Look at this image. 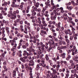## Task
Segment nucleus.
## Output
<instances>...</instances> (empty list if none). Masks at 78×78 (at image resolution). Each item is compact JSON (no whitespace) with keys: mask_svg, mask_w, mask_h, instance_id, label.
<instances>
[{"mask_svg":"<svg viewBox=\"0 0 78 78\" xmlns=\"http://www.w3.org/2000/svg\"><path fill=\"white\" fill-rule=\"evenodd\" d=\"M76 68L75 71V73L74 74L73 76L74 77L76 76V78H78V75H77V74H78V65L76 64Z\"/></svg>","mask_w":78,"mask_h":78,"instance_id":"1","label":"nucleus"},{"mask_svg":"<svg viewBox=\"0 0 78 78\" xmlns=\"http://www.w3.org/2000/svg\"><path fill=\"white\" fill-rule=\"evenodd\" d=\"M17 18L16 16H14V14H12L9 20L10 22H13V20H15V19Z\"/></svg>","mask_w":78,"mask_h":78,"instance_id":"2","label":"nucleus"},{"mask_svg":"<svg viewBox=\"0 0 78 78\" xmlns=\"http://www.w3.org/2000/svg\"><path fill=\"white\" fill-rule=\"evenodd\" d=\"M37 46L40 47H45V45L44 44H43L42 42H41L40 43L37 42Z\"/></svg>","mask_w":78,"mask_h":78,"instance_id":"3","label":"nucleus"},{"mask_svg":"<svg viewBox=\"0 0 78 78\" xmlns=\"http://www.w3.org/2000/svg\"><path fill=\"white\" fill-rule=\"evenodd\" d=\"M48 44H49V46H52L53 48L56 49V46L55 45V42H50V41H48Z\"/></svg>","mask_w":78,"mask_h":78,"instance_id":"4","label":"nucleus"},{"mask_svg":"<svg viewBox=\"0 0 78 78\" xmlns=\"http://www.w3.org/2000/svg\"><path fill=\"white\" fill-rule=\"evenodd\" d=\"M71 51H72V55L73 56L75 55V54H77L78 53V50L76 49H75L74 51V49H71Z\"/></svg>","mask_w":78,"mask_h":78,"instance_id":"5","label":"nucleus"},{"mask_svg":"<svg viewBox=\"0 0 78 78\" xmlns=\"http://www.w3.org/2000/svg\"><path fill=\"white\" fill-rule=\"evenodd\" d=\"M67 31H64V33H65L66 34V35H67V34H69L70 36L72 34V32L70 31V29H68L67 30Z\"/></svg>","mask_w":78,"mask_h":78,"instance_id":"6","label":"nucleus"},{"mask_svg":"<svg viewBox=\"0 0 78 78\" xmlns=\"http://www.w3.org/2000/svg\"><path fill=\"white\" fill-rule=\"evenodd\" d=\"M42 66V63H40L38 65H37L36 68H35V70H36L37 71H38V70H39V69L40 68V66Z\"/></svg>","mask_w":78,"mask_h":78,"instance_id":"7","label":"nucleus"},{"mask_svg":"<svg viewBox=\"0 0 78 78\" xmlns=\"http://www.w3.org/2000/svg\"><path fill=\"white\" fill-rule=\"evenodd\" d=\"M29 66H34V62L32 60L29 61Z\"/></svg>","mask_w":78,"mask_h":78,"instance_id":"8","label":"nucleus"},{"mask_svg":"<svg viewBox=\"0 0 78 78\" xmlns=\"http://www.w3.org/2000/svg\"><path fill=\"white\" fill-rule=\"evenodd\" d=\"M62 13H58V12H52V15H55V16H56V15L57 16H60V15H61Z\"/></svg>","mask_w":78,"mask_h":78,"instance_id":"9","label":"nucleus"},{"mask_svg":"<svg viewBox=\"0 0 78 78\" xmlns=\"http://www.w3.org/2000/svg\"><path fill=\"white\" fill-rule=\"evenodd\" d=\"M53 12H51V16H53V17L52 16L51 17V20H56V16H55V15H52V13Z\"/></svg>","mask_w":78,"mask_h":78,"instance_id":"10","label":"nucleus"},{"mask_svg":"<svg viewBox=\"0 0 78 78\" xmlns=\"http://www.w3.org/2000/svg\"><path fill=\"white\" fill-rule=\"evenodd\" d=\"M37 23V26H39V27H42V22L40 21V22H36Z\"/></svg>","mask_w":78,"mask_h":78,"instance_id":"11","label":"nucleus"},{"mask_svg":"<svg viewBox=\"0 0 78 78\" xmlns=\"http://www.w3.org/2000/svg\"><path fill=\"white\" fill-rule=\"evenodd\" d=\"M40 34L42 35V36H43L44 34H46L47 35V32L46 31H44V30H41Z\"/></svg>","mask_w":78,"mask_h":78,"instance_id":"12","label":"nucleus"},{"mask_svg":"<svg viewBox=\"0 0 78 78\" xmlns=\"http://www.w3.org/2000/svg\"><path fill=\"white\" fill-rule=\"evenodd\" d=\"M20 61H22L23 62V63H25L26 62V60L22 57L20 58Z\"/></svg>","mask_w":78,"mask_h":78,"instance_id":"13","label":"nucleus"},{"mask_svg":"<svg viewBox=\"0 0 78 78\" xmlns=\"http://www.w3.org/2000/svg\"><path fill=\"white\" fill-rule=\"evenodd\" d=\"M29 34V38L30 39H34L35 40L36 39H35V36H34L33 37V36H31V34L30 33Z\"/></svg>","mask_w":78,"mask_h":78,"instance_id":"14","label":"nucleus"},{"mask_svg":"<svg viewBox=\"0 0 78 78\" xmlns=\"http://www.w3.org/2000/svg\"><path fill=\"white\" fill-rule=\"evenodd\" d=\"M9 27H6L5 28L6 31L7 33L8 34L9 36Z\"/></svg>","mask_w":78,"mask_h":78,"instance_id":"15","label":"nucleus"},{"mask_svg":"<svg viewBox=\"0 0 78 78\" xmlns=\"http://www.w3.org/2000/svg\"><path fill=\"white\" fill-rule=\"evenodd\" d=\"M48 13V11H46L45 12V13H44V15L45 17H48V16H49V15L47 14Z\"/></svg>","mask_w":78,"mask_h":78,"instance_id":"16","label":"nucleus"},{"mask_svg":"<svg viewBox=\"0 0 78 78\" xmlns=\"http://www.w3.org/2000/svg\"><path fill=\"white\" fill-rule=\"evenodd\" d=\"M61 56L62 57V58H66V54L65 53H63L62 54H61Z\"/></svg>","mask_w":78,"mask_h":78,"instance_id":"17","label":"nucleus"},{"mask_svg":"<svg viewBox=\"0 0 78 78\" xmlns=\"http://www.w3.org/2000/svg\"><path fill=\"white\" fill-rule=\"evenodd\" d=\"M16 76V70H13V77H15Z\"/></svg>","mask_w":78,"mask_h":78,"instance_id":"18","label":"nucleus"},{"mask_svg":"<svg viewBox=\"0 0 78 78\" xmlns=\"http://www.w3.org/2000/svg\"><path fill=\"white\" fill-rule=\"evenodd\" d=\"M52 48H53V46H49V48L47 50V51H48V52H50V50H51Z\"/></svg>","mask_w":78,"mask_h":78,"instance_id":"19","label":"nucleus"},{"mask_svg":"<svg viewBox=\"0 0 78 78\" xmlns=\"http://www.w3.org/2000/svg\"><path fill=\"white\" fill-rule=\"evenodd\" d=\"M74 61H75L76 62H78V56H76L75 59L74 58Z\"/></svg>","mask_w":78,"mask_h":78,"instance_id":"20","label":"nucleus"},{"mask_svg":"<svg viewBox=\"0 0 78 78\" xmlns=\"http://www.w3.org/2000/svg\"><path fill=\"white\" fill-rule=\"evenodd\" d=\"M1 13H2V14H3L4 16H6V15H7V13H6V12L4 10H2L1 11Z\"/></svg>","mask_w":78,"mask_h":78,"instance_id":"21","label":"nucleus"},{"mask_svg":"<svg viewBox=\"0 0 78 78\" xmlns=\"http://www.w3.org/2000/svg\"><path fill=\"white\" fill-rule=\"evenodd\" d=\"M40 5V4H39L38 2H37V3H36L34 4V6L36 7H37V8H38L39 7V5Z\"/></svg>","mask_w":78,"mask_h":78,"instance_id":"22","label":"nucleus"},{"mask_svg":"<svg viewBox=\"0 0 78 78\" xmlns=\"http://www.w3.org/2000/svg\"><path fill=\"white\" fill-rule=\"evenodd\" d=\"M66 46H62L60 47L61 49H63V50H66Z\"/></svg>","mask_w":78,"mask_h":78,"instance_id":"23","label":"nucleus"},{"mask_svg":"<svg viewBox=\"0 0 78 78\" xmlns=\"http://www.w3.org/2000/svg\"><path fill=\"white\" fill-rule=\"evenodd\" d=\"M49 55L46 54L45 56V58L47 61H48L49 59V58L48 57Z\"/></svg>","mask_w":78,"mask_h":78,"instance_id":"24","label":"nucleus"},{"mask_svg":"<svg viewBox=\"0 0 78 78\" xmlns=\"http://www.w3.org/2000/svg\"><path fill=\"white\" fill-rule=\"evenodd\" d=\"M70 58H71V55H68V56L66 58V60H67V61H69V59H70Z\"/></svg>","mask_w":78,"mask_h":78,"instance_id":"25","label":"nucleus"},{"mask_svg":"<svg viewBox=\"0 0 78 78\" xmlns=\"http://www.w3.org/2000/svg\"><path fill=\"white\" fill-rule=\"evenodd\" d=\"M65 41L68 44H70V40L68 39V38L67 39H65Z\"/></svg>","mask_w":78,"mask_h":78,"instance_id":"26","label":"nucleus"},{"mask_svg":"<svg viewBox=\"0 0 78 78\" xmlns=\"http://www.w3.org/2000/svg\"><path fill=\"white\" fill-rule=\"evenodd\" d=\"M21 46H22V44L21 43L19 44L18 46L17 47V49H20V48H21Z\"/></svg>","mask_w":78,"mask_h":78,"instance_id":"27","label":"nucleus"},{"mask_svg":"<svg viewBox=\"0 0 78 78\" xmlns=\"http://www.w3.org/2000/svg\"><path fill=\"white\" fill-rule=\"evenodd\" d=\"M61 23L59 22L58 24V28L61 29Z\"/></svg>","mask_w":78,"mask_h":78,"instance_id":"28","label":"nucleus"},{"mask_svg":"<svg viewBox=\"0 0 78 78\" xmlns=\"http://www.w3.org/2000/svg\"><path fill=\"white\" fill-rule=\"evenodd\" d=\"M5 54L4 53H2L0 55L1 58H5Z\"/></svg>","mask_w":78,"mask_h":78,"instance_id":"29","label":"nucleus"},{"mask_svg":"<svg viewBox=\"0 0 78 78\" xmlns=\"http://www.w3.org/2000/svg\"><path fill=\"white\" fill-rule=\"evenodd\" d=\"M41 30H46V28L45 27H44L43 26H42L41 27Z\"/></svg>","mask_w":78,"mask_h":78,"instance_id":"30","label":"nucleus"},{"mask_svg":"<svg viewBox=\"0 0 78 78\" xmlns=\"http://www.w3.org/2000/svg\"><path fill=\"white\" fill-rule=\"evenodd\" d=\"M46 9L45 8H43V9L42 10V12L43 13H45V12H46Z\"/></svg>","mask_w":78,"mask_h":78,"instance_id":"31","label":"nucleus"},{"mask_svg":"<svg viewBox=\"0 0 78 78\" xmlns=\"http://www.w3.org/2000/svg\"><path fill=\"white\" fill-rule=\"evenodd\" d=\"M32 8L33 9H34V10L35 11H37V9L36 7H35L34 6H33Z\"/></svg>","mask_w":78,"mask_h":78,"instance_id":"32","label":"nucleus"},{"mask_svg":"<svg viewBox=\"0 0 78 78\" xmlns=\"http://www.w3.org/2000/svg\"><path fill=\"white\" fill-rule=\"evenodd\" d=\"M23 52L26 53V55H27V56H29V53L27 52V51H24Z\"/></svg>","mask_w":78,"mask_h":78,"instance_id":"33","label":"nucleus"},{"mask_svg":"<svg viewBox=\"0 0 78 78\" xmlns=\"http://www.w3.org/2000/svg\"><path fill=\"white\" fill-rule=\"evenodd\" d=\"M70 23H72V25L73 26H75V23L73 22V21H70Z\"/></svg>","mask_w":78,"mask_h":78,"instance_id":"34","label":"nucleus"},{"mask_svg":"<svg viewBox=\"0 0 78 78\" xmlns=\"http://www.w3.org/2000/svg\"><path fill=\"white\" fill-rule=\"evenodd\" d=\"M32 51H30L29 52V56H32V55H33V54L32 53Z\"/></svg>","mask_w":78,"mask_h":78,"instance_id":"35","label":"nucleus"},{"mask_svg":"<svg viewBox=\"0 0 78 78\" xmlns=\"http://www.w3.org/2000/svg\"><path fill=\"white\" fill-rule=\"evenodd\" d=\"M54 39V41H55V42H58V39L56 37H55L54 36H53Z\"/></svg>","mask_w":78,"mask_h":78,"instance_id":"36","label":"nucleus"},{"mask_svg":"<svg viewBox=\"0 0 78 78\" xmlns=\"http://www.w3.org/2000/svg\"><path fill=\"white\" fill-rule=\"evenodd\" d=\"M12 7V8H17V4H15L14 5H11Z\"/></svg>","mask_w":78,"mask_h":78,"instance_id":"37","label":"nucleus"},{"mask_svg":"<svg viewBox=\"0 0 78 78\" xmlns=\"http://www.w3.org/2000/svg\"><path fill=\"white\" fill-rule=\"evenodd\" d=\"M72 51L70 50H67V52H68V55H69V54H70V53H71V52H72Z\"/></svg>","mask_w":78,"mask_h":78,"instance_id":"38","label":"nucleus"},{"mask_svg":"<svg viewBox=\"0 0 78 78\" xmlns=\"http://www.w3.org/2000/svg\"><path fill=\"white\" fill-rule=\"evenodd\" d=\"M35 15H36V12L35 11L32 13V16H34Z\"/></svg>","mask_w":78,"mask_h":78,"instance_id":"39","label":"nucleus"},{"mask_svg":"<svg viewBox=\"0 0 78 78\" xmlns=\"http://www.w3.org/2000/svg\"><path fill=\"white\" fill-rule=\"evenodd\" d=\"M59 30H60V31H64V27H61V28L60 29H59Z\"/></svg>","mask_w":78,"mask_h":78,"instance_id":"40","label":"nucleus"},{"mask_svg":"<svg viewBox=\"0 0 78 78\" xmlns=\"http://www.w3.org/2000/svg\"><path fill=\"white\" fill-rule=\"evenodd\" d=\"M3 67L5 69V72H7L8 69H7V68H6V66H3Z\"/></svg>","mask_w":78,"mask_h":78,"instance_id":"41","label":"nucleus"},{"mask_svg":"<svg viewBox=\"0 0 78 78\" xmlns=\"http://www.w3.org/2000/svg\"><path fill=\"white\" fill-rule=\"evenodd\" d=\"M2 40H4L5 41H7V39L6 38H4V37H2Z\"/></svg>","mask_w":78,"mask_h":78,"instance_id":"42","label":"nucleus"},{"mask_svg":"<svg viewBox=\"0 0 78 78\" xmlns=\"http://www.w3.org/2000/svg\"><path fill=\"white\" fill-rule=\"evenodd\" d=\"M15 45L14 46L12 47L13 48H14V49H16V47H17V44H15Z\"/></svg>","mask_w":78,"mask_h":78,"instance_id":"43","label":"nucleus"},{"mask_svg":"<svg viewBox=\"0 0 78 78\" xmlns=\"http://www.w3.org/2000/svg\"><path fill=\"white\" fill-rule=\"evenodd\" d=\"M22 48L23 49H25L26 48H27V46H26V45H23L22 46Z\"/></svg>","mask_w":78,"mask_h":78,"instance_id":"44","label":"nucleus"},{"mask_svg":"<svg viewBox=\"0 0 78 78\" xmlns=\"http://www.w3.org/2000/svg\"><path fill=\"white\" fill-rule=\"evenodd\" d=\"M51 5H52V6H54V3H53V0H51Z\"/></svg>","mask_w":78,"mask_h":78,"instance_id":"45","label":"nucleus"},{"mask_svg":"<svg viewBox=\"0 0 78 78\" xmlns=\"http://www.w3.org/2000/svg\"><path fill=\"white\" fill-rule=\"evenodd\" d=\"M0 23L1 24V26H2V27H3V25H4V23H3L2 22V21H0Z\"/></svg>","mask_w":78,"mask_h":78,"instance_id":"46","label":"nucleus"},{"mask_svg":"<svg viewBox=\"0 0 78 78\" xmlns=\"http://www.w3.org/2000/svg\"><path fill=\"white\" fill-rule=\"evenodd\" d=\"M52 59L53 60V61H56V59L55 58L54 56H52Z\"/></svg>","mask_w":78,"mask_h":78,"instance_id":"47","label":"nucleus"},{"mask_svg":"<svg viewBox=\"0 0 78 78\" xmlns=\"http://www.w3.org/2000/svg\"><path fill=\"white\" fill-rule=\"evenodd\" d=\"M73 36H70V37L69 38V41H72L73 40Z\"/></svg>","mask_w":78,"mask_h":78,"instance_id":"48","label":"nucleus"},{"mask_svg":"<svg viewBox=\"0 0 78 78\" xmlns=\"http://www.w3.org/2000/svg\"><path fill=\"white\" fill-rule=\"evenodd\" d=\"M66 72L67 74H69V73H70V71L69 70V69H66Z\"/></svg>","mask_w":78,"mask_h":78,"instance_id":"49","label":"nucleus"},{"mask_svg":"<svg viewBox=\"0 0 78 78\" xmlns=\"http://www.w3.org/2000/svg\"><path fill=\"white\" fill-rule=\"evenodd\" d=\"M62 44L64 45H66V43L65 41H62Z\"/></svg>","mask_w":78,"mask_h":78,"instance_id":"50","label":"nucleus"},{"mask_svg":"<svg viewBox=\"0 0 78 78\" xmlns=\"http://www.w3.org/2000/svg\"><path fill=\"white\" fill-rule=\"evenodd\" d=\"M24 23L25 24H27L28 25H30V23H28V21H26V20L25 21Z\"/></svg>","mask_w":78,"mask_h":78,"instance_id":"51","label":"nucleus"},{"mask_svg":"<svg viewBox=\"0 0 78 78\" xmlns=\"http://www.w3.org/2000/svg\"><path fill=\"white\" fill-rule=\"evenodd\" d=\"M37 20H38V21H37V20H36V21H37V22H41V18H40V17L38 18Z\"/></svg>","mask_w":78,"mask_h":78,"instance_id":"52","label":"nucleus"},{"mask_svg":"<svg viewBox=\"0 0 78 78\" xmlns=\"http://www.w3.org/2000/svg\"><path fill=\"white\" fill-rule=\"evenodd\" d=\"M69 76V74H66V76L65 77V78H68Z\"/></svg>","mask_w":78,"mask_h":78,"instance_id":"53","label":"nucleus"},{"mask_svg":"<svg viewBox=\"0 0 78 78\" xmlns=\"http://www.w3.org/2000/svg\"><path fill=\"white\" fill-rule=\"evenodd\" d=\"M72 6H69L68 9L69 11H71V10H72Z\"/></svg>","mask_w":78,"mask_h":78,"instance_id":"54","label":"nucleus"},{"mask_svg":"<svg viewBox=\"0 0 78 78\" xmlns=\"http://www.w3.org/2000/svg\"><path fill=\"white\" fill-rule=\"evenodd\" d=\"M64 37H65V39H68V35H66L64 36Z\"/></svg>","mask_w":78,"mask_h":78,"instance_id":"55","label":"nucleus"},{"mask_svg":"<svg viewBox=\"0 0 78 78\" xmlns=\"http://www.w3.org/2000/svg\"><path fill=\"white\" fill-rule=\"evenodd\" d=\"M16 21L17 22H20V20L19 19H16Z\"/></svg>","mask_w":78,"mask_h":78,"instance_id":"56","label":"nucleus"},{"mask_svg":"<svg viewBox=\"0 0 78 78\" xmlns=\"http://www.w3.org/2000/svg\"><path fill=\"white\" fill-rule=\"evenodd\" d=\"M60 9L61 10H63V8L62 7H60V9L59 8H57V10H59Z\"/></svg>","mask_w":78,"mask_h":78,"instance_id":"57","label":"nucleus"},{"mask_svg":"<svg viewBox=\"0 0 78 78\" xmlns=\"http://www.w3.org/2000/svg\"><path fill=\"white\" fill-rule=\"evenodd\" d=\"M68 18H69V22H70V21H72V20L73 19L72 18V17H69L68 16Z\"/></svg>","mask_w":78,"mask_h":78,"instance_id":"58","label":"nucleus"},{"mask_svg":"<svg viewBox=\"0 0 78 78\" xmlns=\"http://www.w3.org/2000/svg\"><path fill=\"white\" fill-rule=\"evenodd\" d=\"M34 55H35V56H36V55H38V53H37V52H34Z\"/></svg>","mask_w":78,"mask_h":78,"instance_id":"59","label":"nucleus"},{"mask_svg":"<svg viewBox=\"0 0 78 78\" xmlns=\"http://www.w3.org/2000/svg\"><path fill=\"white\" fill-rule=\"evenodd\" d=\"M41 62L42 64H44V63H45V61H44V60H42L41 61Z\"/></svg>","mask_w":78,"mask_h":78,"instance_id":"60","label":"nucleus"},{"mask_svg":"<svg viewBox=\"0 0 78 78\" xmlns=\"http://www.w3.org/2000/svg\"><path fill=\"white\" fill-rule=\"evenodd\" d=\"M56 59L57 60L59 59V55H57Z\"/></svg>","mask_w":78,"mask_h":78,"instance_id":"61","label":"nucleus"},{"mask_svg":"<svg viewBox=\"0 0 78 78\" xmlns=\"http://www.w3.org/2000/svg\"><path fill=\"white\" fill-rule=\"evenodd\" d=\"M73 48V45H71L69 46V48H70V49H72V48Z\"/></svg>","mask_w":78,"mask_h":78,"instance_id":"62","label":"nucleus"},{"mask_svg":"<svg viewBox=\"0 0 78 78\" xmlns=\"http://www.w3.org/2000/svg\"><path fill=\"white\" fill-rule=\"evenodd\" d=\"M57 66H56L57 69H58V68H59V67L60 66V65H59V64L57 65Z\"/></svg>","mask_w":78,"mask_h":78,"instance_id":"63","label":"nucleus"},{"mask_svg":"<svg viewBox=\"0 0 78 78\" xmlns=\"http://www.w3.org/2000/svg\"><path fill=\"white\" fill-rule=\"evenodd\" d=\"M3 58L1 57L0 56V61L1 62V61H3Z\"/></svg>","mask_w":78,"mask_h":78,"instance_id":"64","label":"nucleus"}]
</instances>
